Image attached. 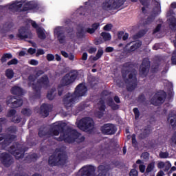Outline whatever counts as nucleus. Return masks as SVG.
<instances>
[{
	"label": "nucleus",
	"instance_id": "2f4dec72",
	"mask_svg": "<svg viewBox=\"0 0 176 176\" xmlns=\"http://www.w3.org/2000/svg\"><path fill=\"white\" fill-rule=\"evenodd\" d=\"M7 58H8V59L13 58V55H12V54H9V53L4 54L1 58V61L2 64H3V63H6V61H8Z\"/></svg>",
	"mask_w": 176,
	"mask_h": 176
},
{
	"label": "nucleus",
	"instance_id": "37998d69",
	"mask_svg": "<svg viewBox=\"0 0 176 176\" xmlns=\"http://www.w3.org/2000/svg\"><path fill=\"white\" fill-rule=\"evenodd\" d=\"M169 155L170 154L167 151L166 152L161 151L159 154V157H160V159H168Z\"/></svg>",
	"mask_w": 176,
	"mask_h": 176
},
{
	"label": "nucleus",
	"instance_id": "6e6d98bb",
	"mask_svg": "<svg viewBox=\"0 0 176 176\" xmlns=\"http://www.w3.org/2000/svg\"><path fill=\"white\" fill-rule=\"evenodd\" d=\"M140 157L142 159H143L144 160H148V159H149V153H148V152L143 153L141 155Z\"/></svg>",
	"mask_w": 176,
	"mask_h": 176
},
{
	"label": "nucleus",
	"instance_id": "7c9ffc66",
	"mask_svg": "<svg viewBox=\"0 0 176 176\" xmlns=\"http://www.w3.org/2000/svg\"><path fill=\"white\" fill-rule=\"evenodd\" d=\"M102 54H104V50H102V48H100L98 50L96 55L93 57L92 60L94 61H97V60H99V58H101V57H102Z\"/></svg>",
	"mask_w": 176,
	"mask_h": 176
},
{
	"label": "nucleus",
	"instance_id": "9d476101",
	"mask_svg": "<svg viewBox=\"0 0 176 176\" xmlns=\"http://www.w3.org/2000/svg\"><path fill=\"white\" fill-rule=\"evenodd\" d=\"M25 151L26 150L23 147V145L19 144H16V145L13 144L10 147L11 155H13L16 160L24 158Z\"/></svg>",
	"mask_w": 176,
	"mask_h": 176
},
{
	"label": "nucleus",
	"instance_id": "ea45409f",
	"mask_svg": "<svg viewBox=\"0 0 176 176\" xmlns=\"http://www.w3.org/2000/svg\"><path fill=\"white\" fill-rule=\"evenodd\" d=\"M11 122H12V123H20V122H21V116L16 115L14 116H13L11 119Z\"/></svg>",
	"mask_w": 176,
	"mask_h": 176
},
{
	"label": "nucleus",
	"instance_id": "0eeeda50",
	"mask_svg": "<svg viewBox=\"0 0 176 176\" xmlns=\"http://www.w3.org/2000/svg\"><path fill=\"white\" fill-rule=\"evenodd\" d=\"M8 123V120L6 118H0V133H2V124H6ZM16 136L12 134H2L0 136V142H1V147L3 149H6L14 140H16Z\"/></svg>",
	"mask_w": 176,
	"mask_h": 176
},
{
	"label": "nucleus",
	"instance_id": "bb28decb",
	"mask_svg": "<svg viewBox=\"0 0 176 176\" xmlns=\"http://www.w3.org/2000/svg\"><path fill=\"white\" fill-rule=\"evenodd\" d=\"M36 34L39 39H46V34H45V32H43V30H42V28H38L36 29Z\"/></svg>",
	"mask_w": 176,
	"mask_h": 176
},
{
	"label": "nucleus",
	"instance_id": "f03ea898",
	"mask_svg": "<svg viewBox=\"0 0 176 176\" xmlns=\"http://www.w3.org/2000/svg\"><path fill=\"white\" fill-rule=\"evenodd\" d=\"M87 92V87L83 83H80L75 89L74 93L70 96L68 94L63 98V104L66 109H69L72 104L78 101L79 97H83Z\"/></svg>",
	"mask_w": 176,
	"mask_h": 176
},
{
	"label": "nucleus",
	"instance_id": "2eb2a0df",
	"mask_svg": "<svg viewBox=\"0 0 176 176\" xmlns=\"http://www.w3.org/2000/svg\"><path fill=\"white\" fill-rule=\"evenodd\" d=\"M150 68L151 61H149V59H143L139 70L140 76H142V78H146V76H148V74L149 73Z\"/></svg>",
	"mask_w": 176,
	"mask_h": 176
},
{
	"label": "nucleus",
	"instance_id": "a878e982",
	"mask_svg": "<svg viewBox=\"0 0 176 176\" xmlns=\"http://www.w3.org/2000/svg\"><path fill=\"white\" fill-rule=\"evenodd\" d=\"M91 28H88L86 30V32L88 34H94L97 30L100 28V23H94L91 25Z\"/></svg>",
	"mask_w": 176,
	"mask_h": 176
},
{
	"label": "nucleus",
	"instance_id": "603ef678",
	"mask_svg": "<svg viewBox=\"0 0 176 176\" xmlns=\"http://www.w3.org/2000/svg\"><path fill=\"white\" fill-rule=\"evenodd\" d=\"M133 113L135 115V119L137 120L140 118V110L138 109V108L135 107L133 109Z\"/></svg>",
	"mask_w": 176,
	"mask_h": 176
},
{
	"label": "nucleus",
	"instance_id": "052dcab7",
	"mask_svg": "<svg viewBox=\"0 0 176 176\" xmlns=\"http://www.w3.org/2000/svg\"><path fill=\"white\" fill-rule=\"evenodd\" d=\"M96 118H98V119H101L102 118V116H104V111H97L96 113H95Z\"/></svg>",
	"mask_w": 176,
	"mask_h": 176
},
{
	"label": "nucleus",
	"instance_id": "0e129e2a",
	"mask_svg": "<svg viewBox=\"0 0 176 176\" xmlns=\"http://www.w3.org/2000/svg\"><path fill=\"white\" fill-rule=\"evenodd\" d=\"M28 79L30 80V85L32 86V83H35V80H36V78L34 77L33 76H29Z\"/></svg>",
	"mask_w": 176,
	"mask_h": 176
},
{
	"label": "nucleus",
	"instance_id": "f3484780",
	"mask_svg": "<svg viewBox=\"0 0 176 176\" xmlns=\"http://www.w3.org/2000/svg\"><path fill=\"white\" fill-rule=\"evenodd\" d=\"M0 162L5 167H10L13 163L12 155L8 153H0Z\"/></svg>",
	"mask_w": 176,
	"mask_h": 176
},
{
	"label": "nucleus",
	"instance_id": "7ed1b4c3",
	"mask_svg": "<svg viewBox=\"0 0 176 176\" xmlns=\"http://www.w3.org/2000/svg\"><path fill=\"white\" fill-rule=\"evenodd\" d=\"M65 151V147H59L55 149L56 153L51 155L48 159V164L51 167H58L60 166H65L68 160L67 154L64 153Z\"/></svg>",
	"mask_w": 176,
	"mask_h": 176
},
{
	"label": "nucleus",
	"instance_id": "5701e85b",
	"mask_svg": "<svg viewBox=\"0 0 176 176\" xmlns=\"http://www.w3.org/2000/svg\"><path fill=\"white\" fill-rule=\"evenodd\" d=\"M55 32L57 35L58 41L59 43L63 44L65 43V35L64 33L60 30V28H56L55 29Z\"/></svg>",
	"mask_w": 176,
	"mask_h": 176
},
{
	"label": "nucleus",
	"instance_id": "338daca9",
	"mask_svg": "<svg viewBox=\"0 0 176 176\" xmlns=\"http://www.w3.org/2000/svg\"><path fill=\"white\" fill-rule=\"evenodd\" d=\"M101 43H104V40L102 38H96L95 40V45H101Z\"/></svg>",
	"mask_w": 176,
	"mask_h": 176
},
{
	"label": "nucleus",
	"instance_id": "c9c22d12",
	"mask_svg": "<svg viewBox=\"0 0 176 176\" xmlns=\"http://www.w3.org/2000/svg\"><path fill=\"white\" fill-rule=\"evenodd\" d=\"M101 36L102 37L104 42H107L108 41H111V34L102 32L101 33Z\"/></svg>",
	"mask_w": 176,
	"mask_h": 176
},
{
	"label": "nucleus",
	"instance_id": "dca6fc26",
	"mask_svg": "<svg viewBox=\"0 0 176 176\" xmlns=\"http://www.w3.org/2000/svg\"><path fill=\"white\" fill-rule=\"evenodd\" d=\"M6 104L10 108H20L23 105V99H17L16 96H10L6 100Z\"/></svg>",
	"mask_w": 176,
	"mask_h": 176
},
{
	"label": "nucleus",
	"instance_id": "20e7f679",
	"mask_svg": "<svg viewBox=\"0 0 176 176\" xmlns=\"http://www.w3.org/2000/svg\"><path fill=\"white\" fill-rule=\"evenodd\" d=\"M122 79L126 85L127 91H134L138 85L137 72L130 71L129 69H122L121 72Z\"/></svg>",
	"mask_w": 176,
	"mask_h": 176
},
{
	"label": "nucleus",
	"instance_id": "e2e57ef3",
	"mask_svg": "<svg viewBox=\"0 0 176 176\" xmlns=\"http://www.w3.org/2000/svg\"><path fill=\"white\" fill-rule=\"evenodd\" d=\"M103 30L104 31H111L112 30V24H107L104 26Z\"/></svg>",
	"mask_w": 176,
	"mask_h": 176
},
{
	"label": "nucleus",
	"instance_id": "4be33fe9",
	"mask_svg": "<svg viewBox=\"0 0 176 176\" xmlns=\"http://www.w3.org/2000/svg\"><path fill=\"white\" fill-rule=\"evenodd\" d=\"M11 93L14 96H18V97H21V96H24V90L23 88L19 86H14L11 88Z\"/></svg>",
	"mask_w": 176,
	"mask_h": 176
},
{
	"label": "nucleus",
	"instance_id": "cd10ccee",
	"mask_svg": "<svg viewBox=\"0 0 176 176\" xmlns=\"http://www.w3.org/2000/svg\"><path fill=\"white\" fill-rule=\"evenodd\" d=\"M133 45L131 46L129 51L130 52H135L137 49H140L141 47V45H142V43L138 41V42H133Z\"/></svg>",
	"mask_w": 176,
	"mask_h": 176
},
{
	"label": "nucleus",
	"instance_id": "774afa93",
	"mask_svg": "<svg viewBox=\"0 0 176 176\" xmlns=\"http://www.w3.org/2000/svg\"><path fill=\"white\" fill-rule=\"evenodd\" d=\"M171 141H172L173 144L176 145V133H175L172 135Z\"/></svg>",
	"mask_w": 176,
	"mask_h": 176
},
{
	"label": "nucleus",
	"instance_id": "f8f14e48",
	"mask_svg": "<svg viewBox=\"0 0 176 176\" xmlns=\"http://www.w3.org/2000/svg\"><path fill=\"white\" fill-rule=\"evenodd\" d=\"M153 3L155 5V8L153 9V15H150L147 17V19L144 21V24L146 25H149V24H152L155 21V16H158V14L161 12V7L160 3L157 1L156 0H153Z\"/></svg>",
	"mask_w": 176,
	"mask_h": 176
},
{
	"label": "nucleus",
	"instance_id": "8fccbe9b",
	"mask_svg": "<svg viewBox=\"0 0 176 176\" xmlns=\"http://www.w3.org/2000/svg\"><path fill=\"white\" fill-rule=\"evenodd\" d=\"M29 159H30L32 162H36L38 160V154L32 153V155H29Z\"/></svg>",
	"mask_w": 176,
	"mask_h": 176
},
{
	"label": "nucleus",
	"instance_id": "864d4df0",
	"mask_svg": "<svg viewBox=\"0 0 176 176\" xmlns=\"http://www.w3.org/2000/svg\"><path fill=\"white\" fill-rule=\"evenodd\" d=\"M111 93L108 91V90H103L100 96L101 97H108V96H111Z\"/></svg>",
	"mask_w": 176,
	"mask_h": 176
},
{
	"label": "nucleus",
	"instance_id": "e433bc0d",
	"mask_svg": "<svg viewBox=\"0 0 176 176\" xmlns=\"http://www.w3.org/2000/svg\"><path fill=\"white\" fill-rule=\"evenodd\" d=\"M21 114L25 116H31L32 115V111L30 109L24 108L21 110Z\"/></svg>",
	"mask_w": 176,
	"mask_h": 176
},
{
	"label": "nucleus",
	"instance_id": "6ab92c4d",
	"mask_svg": "<svg viewBox=\"0 0 176 176\" xmlns=\"http://www.w3.org/2000/svg\"><path fill=\"white\" fill-rule=\"evenodd\" d=\"M53 110V105L47 103H43L40 107V115L43 118H47L49 116V113L52 112Z\"/></svg>",
	"mask_w": 176,
	"mask_h": 176
},
{
	"label": "nucleus",
	"instance_id": "9b49d317",
	"mask_svg": "<svg viewBox=\"0 0 176 176\" xmlns=\"http://www.w3.org/2000/svg\"><path fill=\"white\" fill-rule=\"evenodd\" d=\"M166 98H167V94L166 91H162L155 94L151 102L155 107H160L166 101Z\"/></svg>",
	"mask_w": 176,
	"mask_h": 176
},
{
	"label": "nucleus",
	"instance_id": "473e14b6",
	"mask_svg": "<svg viewBox=\"0 0 176 176\" xmlns=\"http://www.w3.org/2000/svg\"><path fill=\"white\" fill-rule=\"evenodd\" d=\"M148 32V29H143L140 30L136 35L135 36L138 39L140 38H142V36H144L145 34Z\"/></svg>",
	"mask_w": 176,
	"mask_h": 176
},
{
	"label": "nucleus",
	"instance_id": "13d9d810",
	"mask_svg": "<svg viewBox=\"0 0 176 176\" xmlns=\"http://www.w3.org/2000/svg\"><path fill=\"white\" fill-rule=\"evenodd\" d=\"M162 30V24H158L156 28L153 30V34H157Z\"/></svg>",
	"mask_w": 176,
	"mask_h": 176
},
{
	"label": "nucleus",
	"instance_id": "69168bd1",
	"mask_svg": "<svg viewBox=\"0 0 176 176\" xmlns=\"http://www.w3.org/2000/svg\"><path fill=\"white\" fill-rule=\"evenodd\" d=\"M145 168H146V166H145V165H144V164H140L139 166V170H140V173H145Z\"/></svg>",
	"mask_w": 176,
	"mask_h": 176
},
{
	"label": "nucleus",
	"instance_id": "bf43d9fd",
	"mask_svg": "<svg viewBox=\"0 0 176 176\" xmlns=\"http://www.w3.org/2000/svg\"><path fill=\"white\" fill-rule=\"evenodd\" d=\"M45 54V51L43 49H38L37 50V52L36 53V56L39 57V56H42Z\"/></svg>",
	"mask_w": 176,
	"mask_h": 176
},
{
	"label": "nucleus",
	"instance_id": "f257e3e1",
	"mask_svg": "<svg viewBox=\"0 0 176 176\" xmlns=\"http://www.w3.org/2000/svg\"><path fill=\"white\" fill-rule=\"evenodd\" d=\"M67 124L65 122H60L57 124H54L52 127L47 131H45L43 130L38 131V137L41 138L45 137L46 135L53 136V135H58V138H56V141L59 142H67V144H74L76 140H78L80 137V133L76 131V129H74L71 127H67Z\"/></svg>",
	"mask_w": 176,
	"mask_h": 176
},
{
	"label": "nucleus",
	"instance_id": "a19ab883",
	"mask_svg": "<svg viewBox=\"0 0 176 176\" xmlns=\"http://www.w3.org/2000/svg\"><path fill=\"white\" fill-rule=\"evenodd\" d=\"M76 157L79 160H85L86 159V152L82 151L81 153H78Z\"/></svg>",
	"mask_w": 176,
	"mask_h": 176
},
{
	"label": "nucleus",
	"instance_id": "393cba45",
	"mask_svg": "<svg viewBox=\"0 0 176 176\" xmlns=\"http://www.w3.org/2000/svg\"><path fill=\"white\" fill-rule=\"evenodd\" d=\"M168 120H170V124L172 127H176V114L170 112L168 116Z\"/></svg>",
	"mask_w": 176,
	"mask_h": 176
},
{
	"label": "nucleus",
	"instance_id": "412c9836",
	"mask_svg": "<svg viewBox=\"0 0 176 176\" xmlns=\"http://www.w3.org/2000/svg\"><path fill=\"white\" fill-rule=\"evenodd\" d=\"M107 105L111 108L112 111H118L120 108V105L115 103L113 98L111 96L107 99Z\"/></svg>",
	"mask_w": 176,
	"mask_h": 176
},
{
	"label": "nucleus",
	"instance_id": "49530a36",
	"mask_svg": "<svg viewBox=\"0 0 176 176\" xmlns=\"http://www.w3.org/2000/svg\"><path fill=\"white\" fill-rule=\"evenodd\" d=\"M63 92H64V85L60 84L58 86V96H59V97H61V96H63Z\"/></svg>",
	"mask_w": 176,
	"mask_h": 176
},
{
	"label": "nucleus",
	"instance_id": "4d7b16f0",
	"mask_svg": "<svg viewBox=\"0 0 176 176\" xmlns=\"http://www.w3.org/2000/svg\"><path fill=\"white\" fill-rule=\"evenodd\" d=\"M46 58L47 60V61H54V55H53L52 54H47L46 56Z\"/></svg>",
	"mask_w": 176,
	"mask_h": 176
},
{
	"label": "nucleus",
	"instance_id": "58836bf2",
	"mask_svg": "<svg viewBox=\"0 0 176 176\" xmlns=\"http://www.w3.org/2000/svg\"><path fill=\"white\" fill-rule=\"evenodd\" d=\"M54 93V89H52L50 90L47 94V98L50 100V101H53L54 100V96H53V94Z\"/></svg>",
	"mask_w": 176,
	"mask_h": 176
},
{
	"label": "nucleus",
	"instance_id": "de8ad7c7",
	"mask_svg": "<svg viewBox=\"0 0 176 176\" xmlns=\"http://www.w3.org/2000/svg\"><path fill=\"white\" fill-rule=\"evenodd\" d=\"M146 100V98H145V95L144 94H142L140 95H139V96L138 97V102H145Z\"/></svg>",
	"mask_w": 176,
	"mask_h": 176
},
{
	"label": "nucleus",
	"instance_id": "f704fd0d",
	"mask_svg": "<svg viewBox=\"0 0 176 176\" xmlns=\"http://www.w3.org/2000/svg\"><path fill=\"white\" fill-rule=\"evenodd\" d=\"M6 76L8 79H12L13 76H14V72L12 69H8L6 70Z\"/></svg>",
	"mask_w": 176,
	"mask_h": 176
},
{
	"label": "nucleus",
	"instance_id": "4468645a",
	"mask_svg": "<svg viewBox=\"0 0 176 176\" xmlns=\"http://www.w3.org/2000/svg\"><path fill=\"white\" fill-rule=\"evenodd\" d=\"M31 36H32V33L25 26H21L15 35L16 39H18V41H25V39H28Z\"/></svg>",
	"mask_w": 176,
	"mask_h": 176
},
{
	"label": "nucleus",
	"instance_id": "aec40b11",
	"mask_svg": "<svg viewBox=\"0 0 176 176\" xmlns=\"http://www.w3.org/2000/svg\"><path fill=\"white\" fill-rule=\"evenodd\" d=\"M96 167L93 165H87L82 167V171L80 176H94Z\"/></svg>",
	"mask_w": 176,
	"mask_h": 176
},
{
	"label": "nucleus",
	"instance_id": "c03bdc74",
	"mask_svg": "<svg viewBox=\"0 0 176 176\" xmlns=\"http://www.w3.org/2000/svg\"><path fill=\"white\" fill-rule=\"evenodd\" d=\"M77 36L78 38H80V39L85 38V29L81 28L78 30L77 32Z\"/></svg>",
	"mask_w": 176,
	"mask_h": 176
},
{
	"label": "nucleus",
	"instance_id": "6e6552de",
	"mask_svg": "<svg viewBox=\"0 0 176 176\" xmlns=\"http://www.w3.org/2000/svg\"><path fill=\"white\" fill-rule=\"evenodd\" d=\"M126 0H106L102 3V9L106 12L116 10L124 4Z\"/></svg>",
	"mask_w": 176,
	"mask_h": 176
},
{
	"label": "nucleus",
	"instance_id": "1a4fd4ad",
	"mask_svg": "<svg viewBox=\"0 0 176 176\" xmlns=\"http://www.w3.org/2000/svg\"><path fill=\"white\" fill-rule=\"evenodd\" d=\"M77 126L82 131H90L94 129V120L90 117H85L79 120Z\"/></svg>",
	"mask_w": 176,
	"mask_h": 176
},
{
	"label": "nucleus",
	"instance_id": "3c124183",
	"mask_svg": "<svg viewBox=\"0 0 176 176\" xmlns=\"http://www.w3.org/2000/svg\"><path fill=\"white\" fill-rule=\"evenodd\" d=\"M8 65H16L19 64V60L17 58H13L11 60L8 62Z\"/></svg>",
	"mask_w": 176,
	"mask_h": 176
},
{
	"label": "nucleus",
	"instance_id": "79ce46f5",
	"mask_svg": "<svg viewBox=\"0 0 176 176\" xmlns=\"http://www.w3.org/2000/svg\"><path fill=\"white\" fill-rule=\"evenodd\" d=\"M8 133H11V134H16L17 133V126H10L7 129Z\"/></svg>",
	"mask_w": 176,
	"mask_h": 176
},
{
	"label": "nucleus",
	"instance_id": "a211bd4d",
	"mask_svg": "<svg viewBox=\"0 0 176 176\" xmlns=\"http://www.w3.org/2000/svg\"><path fill=\"white\" fill-rule=\"evenodd\" d=\"M76 78H78V75L76 74H72L71 75L69 74H67L63 77L61 80V85H63V86H69L71 83H74V82L76 80Z\"/></svg>",
	"mask_w": 176,
	"mask_h": 176
},
{
	"label": "nucleus",
	"instance_id": "a18cd8bd",
	"mask_svg": "<svg viewBox=\"0 0 176 176\" xmlns=\"http://www.w3.org/2000/svg\"><path fill=\"white\" fill-rule=\"evenodd\" d=\"M16 113H17L16 110L10 109L8 111L7 116L8 118H13V116H16Z\"/></svg>",
	"mask_w": 176,
	"mask_h": 176
},
{
	"label": "nucleus",
	"instance_id": "b1692460",
	"mask_svg": "<svg viewBox=\"0 0 176 176\" xmlns=\"http://www.w3.org/2000/svg\"><path fill=\"white\" fill-rule=\"evenodd\" d=\"M139 2L142 5V12L144 14H146V9H149L151 6V0H139Z\"/></svg>",
	"mask_w": 176,
	"mask_h": 176
},
{
	"label": "nucleus",
	"instance_id": "ddd939ff",
	"mask_svg": "<svg viewBox=\"0 0 176 176\" xmlns=\"http://www.w3.org/2000/svg\"><path fill=\"white\" fill-rule=\"evenodd\" d=\"M100 130L103 135H113L118 131V128L113 124L107 123L101 126Z\"/></svg>",
	"mask_w": 176,
	"mask_h": 176
},
{
	"label": "nucleus",
	"instance_id": "423d86ee",
	"mask_svg": "<svg viewBox=\"0 0 176 176\" xmlns=\"http://www.w3.org/2000/svg\"><path fill=\"white\" fill-rule=\"evenodd\" d=\"M49 86H50V80H49V76L46 74L40 78L36 83L32 82V87L34 91L35 98H41L42 87H43V89H47Z\"/></svg>",
	"mask_w": 176,
	"mask_h": 176
},
{
	"label": "nucleus",
	"instance_id": "c85d7f7f",
	"mask_svg": "<svg viewBox=\"0 0 176 176\" xmlns=\"http://www.w3.org/2000/svg\"><path fill=\"white\" fill-rule=\"evenodd\" d=\"M11 29H12V24L9 23H6L3 25V28L1 29V31L3 34H6V32H9V31H10Z\"/></svg>",
	"mask_w": 176,
	"mask_h": 176
},
{
	"label": "nucleus",
	"instance_id": "72a5a7b5",
	"mask_svg": "<svg viewBox=\"0 0 176 176\" xmlns=\"http://www.w3.org/2000/svg\"><path fill=\"white\" fill-rule=\"evenodd\" d=\"M153 170H155V162H151L148 164L146 168V173L149 174V173H151Z\"/></svg>",
	"mask_w": 176,
	"mask_h": 176
},
{
	"label": "nucleus",
	"instance_id": "c756f323",
	"mask_svg": "<svg viewBox=\"0 0 176 176\" xmlns=\"http://www.w3.org/2000/svg\"><path fill=\"white\" fill-rule=\"evenodd\" d=\"M86 108H87V104H86V102H82L78 105L76 112H82V111H85Z\"/></svg>",
	"mask_w": 176,
	"mask_h": 176
},
{
	"label": "nucleus",
	"instance_id": "39448f33",
	"mask_svg": "<svg viewBox=\"0 0 176 176\" xmlns=\"http://www.w3.org/2000/svg\"><path fill=\"white\" fill-rule=\"evenodd\" d=\"M8 9L10 12H12V13H16V12L21 13L22 12H28V10H34V9H38V4L30 1L24 4L23 6V3L15 2L10 4L8 6Z\"/></svg>",
	"mask_w": 176,
	"mask_h": 176
},
{
	"label": "nucleus",
	"instance_id": "680f3d73",
	"mask_svg": "<svg viewBox=\"0 0 176 176\" xmlns=\"http://www.w3.org/2000/svg\"><path fill=\"white\" fill-rule=\"evenodd\" d=\"M88 53H89V54H93V53H96V52H97V47H91L88 50H87Z\"/></svg>",
	"mask_w": 176,
	"mask_h": 176
},
{
	"label": "nucleus",
	"instance_id": "4c0bfd02",
	"mask_svg": "<svg viewBox=\"0 0 176 176\" xmlns=\"http://www.w3.org/2000/svg\"><path fill=\"white\" fill-rule=\"evenodd\" d=\"M99 104H100V105L98 107L99 111H100L102 112H105V110L107 109V106L105 105V102H104V100H100V101H99Z\"/></svg>",
	"mask_w": 176,
	"mask_h": 176
},
{
	"label": "nucleus",
	"instance_id": "5fc2aeb1",
	"mask_svg": "<svg viewBox=\"0 0 176 176\" xmlns=\"http://www.w3.org/2000/svg\"><path fill=\"white\" fill-rule=\"evenodd\" d=\"M129 176H138V170L135 168L131 169L129 172Z\"/></svg>",
	"mask_w": 176,
	"mask_h": 176
},
{
	"label": "nucleus",
	"instance_id": "09e8293b",
	"mask_svg": "<svg viewBox=\"0 0 176 176\" xmlns=\"http://www.w3.org/2000/svg\"><path fill=\"white\" fill-rule=\"evenodd\" d=\"M132 146L133 148H138V142H137V139H135V135H132Z\"/></svg>",
	"mask_w": 176,
	"mask_h": 176
}]
</instances>
